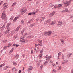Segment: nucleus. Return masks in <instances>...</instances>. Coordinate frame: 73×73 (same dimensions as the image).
<instances>
[{
  "label": "nucleus",
  "mask_w": 73,
  "mask_h": 73,
  "mask_svg": "<svg viewBox=\"0 0 73 73\" xmlns=\"http://www.w3.org/2000/svg\"><path fill=\"white\" fill-rule=\"evenodd\" d=\"M6 17V15L5 14V12H3L2 13V15L1 16V18L2 19H4L5 20V21L7 20V18L5 17Z\"/></svg>",
  "instance_id": "obj_1"
},
{
  "label": "nucleus",
  "mask_w": 73,
  "mask_h": 73,
  "mask_svg": "<svg viewBox=\"0 0 73 73\" xmlns=\"http://www.w3.org/2000/svg\"><path fill=\"white\" fill-rule=\"evenodd\" d=\"M25 8H26V7H24L20 11V12H21V15H23L24 13H25L26 11H27V10L26 9H25Z\"/></svg>",
  "instance_id": "obj_2"
},
{
  "label": "nucleus",
  "mask_w": 73,
  "mask_h": 73,
  "mask_svg": "<svg viewBox=\"0 0 73 73\" xmlns=\"http://www.w3.org/2000/svg\"><path fill=\"white\" fill-rule=\"evenodd\" d=\"M72 0H70L69 1H66V2H64V4H65V7H68V5H69V4H70V3H71V1H72Z\"/></svg>",
  "instance_id": "obj_3"
},
{
  "label": "nucleus",
  "mask_w": 73,
  "mask_h": 73,
  "mask_svg": "<svg viewBox=\"0 0 73 73\" xmlns=\"http://www.w3.org/2000/svg\"><path fill=\"white\" fill-rule=\"evenodd\" d=\"M52 33V32L51 31H49L48 32H45L43 33V34L45 35L46 36H50Z\"/></svg>",
  "instance_id": "obj_4"
},
{
  "label": "nucleus",
  "mask_w": 73,
  "mask_h": 73,
  "mask_svg": "<svg viewBox=\"0 0 73 73\" xmlns=\"http://www.w3.org/2000/svg\"><path fill=\"white\" fill-rule=\"evenodd\" d=\"M62 25V22L61 21H60L58 22L57 25L58 27H60V26H61Z\"/></svg>",
  "instance_id": "obj_5"
},
{
  "label": "nucleus",
  "mask_w": 73,
  "mask_h": 73,
  "mask_svg": "<svg viewBox=\"0 0 73 73\" xmlns=\"http://www.w3.org/2000/svg\"><path fill=\"white\" fill-rule=\"evenodd\" d=\"M32 69H33V67H32L30 66L28 68V69L27 70L28 72H31L32 70Z\"/></svg>",
  "instance_id": "obj_6"
},
{
  "label": "nucleus",
  "mask_w": 73,
  "mask_h": 73,
  "mask_svg": "<svg viewBox=\"0 0 73 73\" xmlns=\"http://www.w3.org/2000/svg\"><path fill=\"white\" fill-rule=\"evenodd\" d=\"M7 3H4V4L3 5V6L4 7V9H5L6 8H7V7H8V5H7Z\"/></svg>",
  "instance_id": "obj_7"
},
{
  "label": "nucleus",
  "mask_w": 73,
  "mask_h": 73,
  "mask_svg": "<svg viewBox=\"0 0 73 73\" xmlns=\"http://www.w3.org/2000/svg\"><path fill=\"white\" fill-rule=\"evenodd\" d=\"M36 13V12H33L32 13H28V15H34V14H35Z\"/></svg>",
  "instance_id": "obj_8"
},
{
  "label": "nucleus",
  "mask_w": 73,
  "mask_h": 73,
  "mask_svg": "<svg viewBox=\"0 0 73 73\" xmlns=\"http://www.w3.org/2000/svg\"><path fill=\"white\" fill-rule=\"evenodd\" d=\"M51 21V20L50 19H48L45 22V23H46V24H48V23H49Z\"/></svg>",
  "instance_id": "obj_9"
},
{
  "label": "nucleus",
  "mask_w": 73,
  "mask_h": 73,
  "mask_svg": "<svg viewBox=\"0 0 73 73\" xmlns=\"http://www.w3.org/2000/svg\"><path fill=\"white\" fill-rule=\"evenodd\" d=\"M20 27H21L20 25L16 29L15 31L16 32H17V31H19V29L20 28Z\"/></svg>",
  "instance_id": "obj_10"
},
{
  "label": "nucleus",
  "mask_w": 73,
  "mask_h": 73,
  "mask_svg": "<svg viewBox=\"0 0 73 73\" xmlns=\"http://www.w3.org/2000/svg\"><path fill=\"white\" fill-rule=\"evenodd\" d=\"M72 54V53L69 54L67 55V56L68 57V58H69L70 57H71V56Z\"/></svg>",
  "instance_id": "obj_11"
},
{
  "label": "nucleus",
  "mask_w": 73,
  "mask_h": 73,
  "mask_svg": "<svg viewBox=\"0 0 73 73\" xmlns=\"http://www.w3.org/2000/svg\"><path fill=\"white\" fill-rule=\"evenodd\" d=\"M51 56H49L48 57L47 59H46V60L47 61H49V60H50L51 58Z\"/></svg>",
  "instance_id": "obj_12"
},
{
  "label": "nucleus",
  "mask_w": 73,
  "mask_h": 73,
  "mask_svg": "<svg viewBox=\"0 0 73 73\" xmlns=\"http://www.w3.org/2000/svg\"><path fill=\"white\" fill-rule=\"evenodd\" d=\"M55 13V12L53 11L50 14V16H53L54 15V14Z\"/></svg>",
  "instance_id": "obj_13"
},
{
  "label": "nucleus",
  "mask_w": 73,
  "mask_h": 73,
  "mask_svg": "<svg viewBox=\"0 0 73 73\" xmlns=\"http://www.w3.org/2000/svg\"><path fill=\"white\" fill-rule=\"evenodd\" d=\"M62 4H59L58 5V8H60L61 7H62Z\"/></svg>",
  "instance_id": "obj_14"
},
{
  "label": "nucleus",
  "mask_w": 73,
  "mask_h": 73,
  "mask_svg": "<svg viewBox=\"0 0 73 73\" xmlns=\"http://www.w3.org/2000/svg\"><path fill=\"white\" fill-rule=\"evenodd\" d=\"M35 23H33L32 24H31L29 25L30 27H33V26H34L35 25Z\"/></svg>",
  "instance_id": "obj_15"
},
{
  "label": "nucleus",
  "mask_w": 73,
  "mask_h": 73,
  "mask_svg": "<svg viewBox=\"0 0 73 73\" xmlns=\"http://www.w3.org/2000/svg\"><path fill=\"white\" fill-rule=\"evenodd\" d=\"M25 41H27V40H25L24 39H22L21 40H20V42H24Z\"/></svg>",
  "instance_id": "obj_16"
},
{
  "label": "nucleus",
  "mask_w": 73,
  "mask_h": 73,
  "mask_svg": "<svg viewBox=\"0 0 73 73\" xmlns=\"http://www.w3.org/2000/svg\"><path fill=\"white\" fill-rule=\"evenodd\" d=\"M56 71L55 69H54L52 71V73H56Z\"/></svg>",
  "instance_id": "obj_17"
},
{
  "label": "nucleus",
  "mask_w": 73,
  "mask_h": 73,
  "mask_svg": "<svg viewBox=\"0 0 73 73\" xmlns=\"http://www.w3.org/2000/svg\"><path fill=\"white\" fill-rule=\"evenodd\" d=\"M60 41H61L62 44L64 45L65 43H64V42H65L64 41H63V40H62V39H61Z\"/></svg>",
  "instance_id": "obj_18"
},
{
  "label": "nucleus",
  "mask_w": 73,
  "mask_h": 73,
  "mask_svg": "<svg viewBox=\"0 0 73 73\" xmlns=\"http://www.w3.org/2000/svg\"><path fill=\"white\" fill-rule=\"evenodd\" d=\"M9 32V30H6L5 32V34H7Z\"/></svg>",
  "instance_id": "obj_19"
},
{
  "label": "nucleus",
  "mask_w": 73,
  "mask_h": 73,
  "mask_svg": "<svg viewBox=\"0 0 73 73\" xmlns=\"http://www.w3.org/2000/svg\"><path fill=\"white\" fill-rule=\"evenodd\" d=\"M48 64V60H47L44 64V66H45Z\"/></svg>",
  "instance_id": "obj_20"
},
{
  "label": "nucleus",
  "mask_w": 73,
  "mask_h": 73,
  "mask_svg": "<svg viewBox=\"0 0 73 73\" xmlns=\"http://www.w3.org/2000/svg\"><path fill=\"white\" fill-rule=\"evenodd\" d=\"M56 21H52V23H51V25H54V24H56Z\"/></svg>",
  "instance_id": "obj_21"
},
{
  "label": "nucleus",
  "mask_w": 73,
  "mask_h": 73,
  "mask_svg": "<svg viewBox=\"0 0 73 73\" xmlns=\"http://www.w3.org/2000/svg\"><path fill=\"white\" fill-rule=\"evenodd\" d=\"M14 17V16H12L11 18L10 19V20H13V18Z\"/></svg>",
  "instance_id": "obj_22"
},
{
  "label": "nucleus",
  "mask_w": 73,
  "mask_h": 73,
  "mask_svg": "<svg viewBox=\"0 0 73 73\" xmlns=\"http://www.w3.org/2000/svg\"><path fill=\"white\" fill-rule=\"evenodd\" d=\"M67 62V61H64L62 62V64H64L65 63H66Z\"/></svg>",
  "instance_id": "obj_23"
},
{
  "label": "nucleus",
  "mask_w": 73,
  "mask_h": 73,
  "mask_svg": "<svg viewBox=\"0 0 73 73\" xmlns=\"http://www.w3.org/2000/svg\"><path fill=\"white\" fill-rule=\"evenodd\" d=\"M45 19V17H44L41 19L40 20H41V21L44 20Z\"/></svg>",
  "instance_id": "obj_24"
},
{
  "label": "nucleus",
  "mask_w": 73,
  "mask_h": 73,
  "mask_svg": "<svg viewBox=\"0 0 73 73\" xmlns=\"http://www.w3.org/2000/svg\"><path fill=\"white\" fill-rule=\"evenodd\" d=\"M5 25H4L1 27V29H4L5 28Z\"/></svg>",
  "instance_id": "obj_25"
},
{
  "label": "nucleus",
  "mask_w": 73,
  "mask_h": 73,
  "mask_svg": "<svg viewBox=\"0 0 73 73\" xmlns=\"http://www.w3.org/2000/svg\"><path fill=\"white\" fill-rule=\"evenodd\" d=\"M8 68V66H7L3 68V70H6Z\"/></svg>",
  "instance_id": "obj_26"
},
{
  "label": "nucleus",
  "mask_w": 73,
  "mask_h": 73,
  "mask_svg": "<svg viewBox=\"0 0 73 73\" xmlns=\"http://www.w3.org/2000/svg\"><path fill=\"white\" fill-rule=\"evenodd\" d=\"M23 38H24V36H21L20 37V40H22Z\"/></svg>",
  "instance_id": "obj_27"
},
{
  "label": "nucleus",
  "mask_w": 73,
  "mask_h": 73,
  "mask_svg": "<svg viewBox=\"0 0 73 73\" xmlns=\"http://www.w3.org/2000/svg\"><path fill=\"white\" fill-rule=\"evenodd\" d=\"M11 45H12V44L10 43L8 45H7V46L9 47L10 46H11Z\"/></svg>",
  "instance_id": "obj_28"
},
{
  "label": "nucleus",
  "mask_w": 73,
  "mask_h": 73,
  "mask_svg": "<svg viewBox=\"0 0 73 73\" xmlns=\"http://www.w3.org/2000/svg\"><path fill=\"white\" fill-rule=\"evenodd\" d=\"M13 50V48H12L11 49L10 51L9 52V53H11V52H12Z\"/></svg>",
  "instance_id": "obj_29"
},
{
  "label": "nucleus",
  "mask_w": 73,
  "mask_h": 73,
  "mask_svg": "<svg viewBox=\"0 0 73 73\" xmlns=\"http://www.w3.org/2000/svg\"><path fill=\"white\" fill-rule=\"evenodd\" d=\"M9 25H10V24H9V23L7 24V25L6 27L7 28H8V27H9Z\"/></svg>",
  "instance_id": "obj_30"
},
{
  "label": "nucleus",
  "mask_w": 73,
  "mask_h": 73,
  "mask_svg": "<svg viewBox=\"0 0 73 73\" xmlns=\"http://www.w3.org/2000/svg\"><path fill=\"white\" fill-rule=\"evenodd\" d=\"M32 21V19H31L30 21H29V22H28V23L29 24V23H30L31 22V21Z\"/></svg>",
  "instance_id": "obj_31"
},
{
  "label": "nucleus",
  "mask_w": 73,
  "mask_h": 73,
  "mask_svg": "<svg viewBox=\"0 0 73 73\" xmlns=\"http://www.w3.org/2000/svg\"><path fill=\"white\" fill-rule=\"evenodd\" d=\"M30 33H25V35H29V34H30Z\"/></svg>",
  "instance_id": "obj_32"
},
{
  "label": "nucleus",
  "mask_w": 73,
  "mask_h": 73,
  "mask_svg": "<svg viewBox=\"0 0 73 73\" xmlns=\"http://www.w3.org/2000/svg\"><path fill=\"white\" fill-rule=\"evenodd\" d=\"M15 57H18V58L19 57V54H17L16 56Z\"/></svg>",
  "instance_id": "obj_33"
},
{
  "label": "nucleus",
  "mask_w": 73,
  "mask_h": 73,
  "mask_svg": "<svg viewBox=\"0 0 73 73\" xmlns=\"http://www.w3.org/2000/svg\"><path fill=\"white\" fill-rule=\"evenodd\" d=\"M21 24H24V21L23 20H22L21 21Z\"/></svg>",
  "instance_id": "obj_34"
},
{
  "label": "nucleus",
  "mask_w": 73,
  "mask_h": 73,
  "mask_svg": "<svg viewBox=\"0 0 73 73\" xmlns=\"http://www.w3.org/2000/svg\"><path fill=\"white\" fill-rule=\"evenodd\" d=\"M38 45L40 46H42V43H40V44H38Z\"/></svg>",
  "instance_id": "obj_35"
},
{
  "label": "nucleus",
  "mask_w": 73,
  "mask_h": 73,
  "mask_svg": "<svg viewBox=\"0 0 73 73\" xmlns=\"http://www.w3.org/2000/svg\"><path fill=\"white\" fill-rule=\"evenodd\" d=\"M7 30H9V31H10V30H11V28L10 27H8L7 28Z\"/></svg>",
  "instance_id": "obj_36"
},
{
  "label": "nucleus",
  "mask_w": 73,
  "mask_h": 73,
  "mask_svg": "<svg viewBox=\"0 0 73 73\" xmlns=\"http://www.w3.org/2000/svg\"><path fill=\"white\" fill-rule=\"evenodd\" d=\"M15 67H13L12 69V71H13V70H15Z\"/></svg>",
  "instance_id": "obj_37"
},
{
  "label": "nucleus",
  "mask_w": 73,
  "mask_h": 73,
  "mask_svg": "<svg viewBox=\"0 0 73 73\" xmlns=\"http://www.w3.org/2000/svg\"><path fill=\"white\" fill-rule=\"evenodd\" d=\"M13 34H14V33H13V32H11V33H10V34L11 35V36H12V35H13Z\"/></svg>",
  "instance_id": "obj_38"
},
{
  "label": "nucleus",
  "mask_w": 73,
  "mask_h": 73,
  "mask_svg": "<svg viewBox=\"0 0 73 73\" xmlns=\"http://www.w3.org/2000/svg\"><path fill=\"white\" fill-rule=\"evenodd\" d=\"M18 18V17H15L13 21H14V20H17V19Z\"/></svg>",
  "instance_id": "obj_39"
},
{
  "label": "nucleus",
  "mask_w": 73,
  "mask_h": 73,
  "mask_svg": "<svg viewBox=\"0 0 73 73\" xmlns=\"http://www.w3.org/2000/svg\"><path fill=\"white\" fill-rule=\"evenodd\" d=\"M8 46H7H7H4V49H7V48H8Z\"/></svg>",
  "instance_id": "obj_40"
},
{
  "label": "nucleus",
  "mask_w": 73,
  "mask_h": 73,
  "mask_svg": "<svg viewBox=\"0 0 73 73\" xmlns=\"http://www.w3.org/2000/svg\"><path fill=\"white\" fill-rule=\"evenodd\" d=\"M16 2H14L13 3V4L12 5V6H15V5H16Z\"/></svg>",
  "instance_id": "obj_41"
},
{
  "label": "nucleus",
  "mask_w": 73,
  "mask_h": 73,
  "mask_svg": "<svg viewBox=\"0 0 73 73\" xmlns=\"http://www.w3.org/2000/svg\"><path fill=\"white\" fill-rule=\"evenodd\" d=\"M50 7H54V5L52 4H50Z\"/></svg>",
  "instance_id": "obj_42"
},
{
  "label": "nucleus",
  "mask_w": 73,
  "mask_h": 73,
  "mask_svg": "<svg viewBox=\"0 0 73 73\" xmlns=\"http://www.w3.org/2000/svg\"><path fill=\"white\" fill-rule=\"evenodd\" d=\"M3 1H1V2L0 3V5H1L2 4H3Z\"/></svg>",
  "instance_id": "obj_43"
},
{
  "label": "nucleus",
  "mask_w": 73,
  "mask_h": 73,
  "mask_svg": "<svg viewBox=\"0 0 73 73\" xmlns=\"http://www.w3.org/2000/svg\"><path fill=\"white\" fill-rule=\"evenodd\" d=\"M13 64L14 65H17V63H13Z\"/></svg>",
  "instance_id": "obj_44"
},
{
  "label": "nucleus",
  "mask_w": 73,
  "mask_h": 73,
  "mask_svg": "<svg viewBox=\"0 0 73 73\" xmlns=\"http://www.w3.org/2000/svg\"><path fill=\"white\" fill-rule=\"evenodd\" d=\"M58 70H61V67L59 66L58 67Z\"/></svg>",
  "instance_id": "obj_45"
},
{
  "label": "nucleus",
  "mask_w": 73,
  "mask_h": 73,
  "mask_svg": "<svg viewBox=\"0 0 73 73\" xmlns=\"http://www.w3.org/2000/svg\"><path fill=\"white\" fill-rule=\"evenodd\" d=\"M68 9H65V11L66 12H68Z\"/></svg>",
  "instance_id": "obj_46"
},
{
  "label": "nucleus",
  "mask_w": 73,
  "mask_h": 73,
  "mask_svg": "<svg viewBox=\"0 0 73 73\" xmlns=\"http://www.w3.org/2000/svg\"><path fill=\"white\" fill-rule=\"evenodd\" d=\"M50 62L52 64L53 63V61H52V60H50Z\"/></svg>",
  "instance_id": "obj_47"
},
{
  "label": "nucleus",
  "mask_w": 73,
  "mask_h": 73,
  "mask_svg": "<svg viewBox=\"0 0 73 73\" xmlns=\"http://www.w3.org/2000/svg\"><path fill=\"white\" fill-rule=\"evenodd\" d=\"M24 33V30H22L21 33V35H22Z\"/></svg>",
  "instance_id": "obj_48"
},
{
  "label": "nucleus",
  "mask_w": 73,
  "mask_h": 73,
  "mask_svg": "<svg viewBox=\"0 0 73 73\" xmlns=\"http://www.w3.org/2000/svg\"><path fill=\"white\" fill-rule=\"evenodd\" d=\"M60 55H58V59H59V58H60Z\"/></svg>",
  "instance_id": "obj_49"
},
{
  "label": "nucleus",
  "mask_w": 73,
  "mask_h": 73,
  "mask_svg": "<svg viewBox=\"0 0 73 73\" xmlns=\"http://www.w3.org/2000/svg\"><path fill=\"white\" fill-rule=\"evenodd\" d=\"M42 54V52H41V53L40 54V57H42V55H41Z\"/></svg>",
  "instance_id": "obj_50"
},
{
  "label": "nucleus",
  "mask_w": 73,
  "mask_h": 73,
  "mask_svg": "<svg viewBox=\"0 0 73 73\" xmlns=\"http://www.w3.org/2000/svg\"><path fill=\"white\" fill-rule=\"evenodd\" d=\"M43 67V65H41V66H40V68L42 69Z\"/></svg>",
  "instance_id": "obj_51"
},
{
  "label": "nucleus",
  "mask_w": 73,
  "mask_h": 73,
  "mask_svg": "<svg viewBox=\"0 0 73 73\" xmlns=\"http://www.w3.org/2000/svg\"><path fill=\"white\" fill-rule=\"evenodd\" d=\"M40 18H37L36 20V21H38L39 20V19Z\"/></svg>",
  "instance_id": "obj_52"
},
{
  "label": "nucleus",
  "mask_w": 73,
  "mask_h": 73,
  "mask_svg": "<svg viewBox=\"0 0 73 73\" xmlns=\"http://www.w3.org/2000/svg\"><path fill=\"white\" fill-rule=\"evenodd\" d=\"M19 46V45L16 44V47H17L18 46Z\"/></svg>",
  "instance_id": "obj_53"
},
{
  "label": "nucleus",
  "mask_w": 73,
  "mask_h": 73,
  "mask_svg": "<svg viewBox=\"0 0 73 73\" xmlns=\"http://www.w3.org/2000/svg\"><path fill=\"white\" fill-rule=\"evenodd\" d=\"M38 3H39L38 1H37L36 2V5H37V4H38Z\"/></svg>",
  "instance_id": "obj_54"
},
{
  "label": "nucleus",
  "mask_w": 73,
  "mask_h": 73,
  "mask_svg": "<svg viewBox=\"0 0 73 73\" xmlns=\"http://www.w3.org/2000/svg\"><path fill=\"white\" fill-rule=\"evenodd\" d=\"M54 8H59L58 7V6L57 7H56L55 6H54Z\"/></svg>",
  "instance_id": "obj_55"
},
{
  "label": "nucleus",
  "mask_w": 73,
  "mask_h": 73,
  "mask_svg": "<svg viewBox=\"0 0 73 73\" xmlns=\"http://www.w3.org/2000/svg\"><path fill=\"white\" fill-rule=\"evenodd\" d=\"M16 37H17V36H14V40H15V39L16 38Z\"/></svg>",
  "instance_id": "obj_56"
},
{
  "label": "nucleus",
  "mask_w": 73,
  "mask_h": 73,
  "mask_svg": "<svg viewBox=\"0 0 73 73\" xmlns=\"http://www.w3.org/2000/svg\"><path fill=\"white\" fill-rule=\"evenodd\" d=\"M3 42H7V40H4V41H3Z\"/></svg>",
  "instance_id": "obj_57"
},
{
  "label": "nucleus",
  "mask_w": 73,
  "mask_h": 73,
  "mask_svg": "<svg viewBox=\"0 0 73 73\" xmlns=\"http://www.w3.org/2000/svg\"><path fill=\"white\" fill-rule=\"evenodd\" d=\"M57 36V35H54L53 36Z\"/></svg>",
  "instance_id": "obj_58"
},
{
  "label": "nucleus",
  "mask_w": 73,
  "mask_h": 73,
  "mask_svg": "<svg viewBox=\"0 0 73 73\" xmlns=\"http://www.w3.org/2000/svg\"><path fill=\"white\" fill-rule=\"evenodd\" d=\"M37 66H40V64H39L38 63L37 64Z\"/></svg>",
  "instance_id": "obj_59"
},
{
  "label": "nucleus",
  "mask_w": 73,
  "mask_h": 73,
  "mask_svg": "<svg viewBox=\"0 0 73 73\" xmlns=\"http://www.w3.org/2000/svg\"><path fill=\"white\" fill-rule=\"evenodd\" d=\"M21 70H19V72L18 73H21Z\"/></svg>",
  "instance_id": "obj_60"
},
{
  "label": "nucleus",
  "mask_w": 73,
  "mask_h": 73,
  "mask_svg": "<svg viewBox=\"0 0 73 73\" xmlns=\"http://www.w3.org/2000/svg\"><path fill=\"white\" fill-rule=\"evenodd\" d=\"M13 10V8H12V9L10 10L11 11H12Z\"/></svg>",
  "instance_id": "obj_61"
},
{
  "label": "nucleus",
  "mask_w": 73,
  "mask_h": 73,
  "mask_svg": "<svg viewBox=\"0 0 73 73\" xmlns=\"http://www.w3.org/2000/svg\"><path fill=\"white\" fill-rule=\"evenodd\" d=\"M73 17V15H72L70 17V18H72Z\"/></svg>",
  "instance_id": "obj_62"
},
{
  "label": "nucleus",
  "mask_w": 73,
  "mask_h": 73,
  "mask_svg": "<svg viewBox=\"0 0 73 73\" xmlns=\"http://www.w3.org/2000/svg\"><path fill=\"white\" fill-rule=\"evenodd\" d=\"M66 50V49H64L63 50V52H65Z\"/></svg>",
  "instance_id": "obj_63"
},
{
  "label": "nucleus",
  "mask_w": 73,
  "mask_h": 73,
  "mask_svg": "<svg viewBox=\"0 0 73 73\" xmlns=\"http://www.w3.org/2000/svg\"><path fill=\"white\" fill-rule=\"evenodd\" d=\"M71 73H73V69H72L71 70Z\"/></svg>",
  "instance_id": "obj_64"
}]
</instances>
